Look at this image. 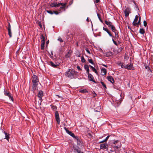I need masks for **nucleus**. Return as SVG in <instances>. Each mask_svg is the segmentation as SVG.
Listing matches in <instances>:
<instances>
[{"instance_id":"7ed1b4c3","label":"nucleus","mask_w":153,"mask_h":153,"mask_svg":"<svg viewBox=\"0 0 153 153\" xmlns=\"http://www.w3.org/2000/svg\"><path fill=\"white\" fill-rule=\"evenodd\" d=\"M64 129L65 130L66 132L69 135H71L72 137L74 138L76 140H77V143H78V140H79V138L77 136H76L74 134L72 133L71 131L68 130L66 127H64Z\"/></svg>"},{"instance_id":"9b49d317","label":"nucleus","mask_w":153,"mask_h":153,"mask_svg":"<svg viewBox=\"0 0 153 153\" xmlns=\"http://www.w3.org/2000/svg\"><path fill=\"white\" fill-rule=\"evenodd\" d=\"M138 19V16L137 15H136L135 16V18L134 20V21L132 23V24L133 26H135L137 25V21Z\"/></svg>"},{"instance_id":"a878e982","label":"nucleus","mask_w":153,"mask_h":153,"mask_svg":"<svg viewBox=\"0 0 153 153\" xmlns=\"http://www.w3.org/2000/svg\"><path fill=\"white\" fill-rule=\"evenodd\" d=\"M97 16H98L99 19L100 21L101 22H102V19L101 18V15L100 14H99V13H97Z\"/></svg>"},{"instance_id":"a18cd8bd","label":"nucleus","mask_w":153,"mask_h":153,"mask_svg":"<svg viewBox=\"0 0 153 153\" xmlns=\"http://www.w3.org/2000/svg\"><path fill=\"white\" fill-rule=\"evenodd\" d=\"M53 13H54L56 15H58L59 14V13L57 11H53Z\"/></svg>"},{"instance_id":"49530a36","label":"nucleus","mask_w":153,"mask_h":153,"mask_svg":"<svg viewBox=\"0 0 153 153\" xmlns=\"http://www.w3.org/2000/svg\"><path fill=\"white\" fill-rule=\"evenodd\" d=\"M97 95L94 92V93H93V96L94 97H95Z\"/></svg>"},{"instance_id":"5fc2aeb1","label":"nucleus","mask_w":153,"mask_h":153,"mask_svg":"<svg viewBox=\"0 0 153 153\" xmlns=\"http://www.w3.org/2000/svg\"><path fill=\"white\" fill-rule=\"evenodd\" d=\"M113 148H116L117 149H118V147L117 146H114Z\"/></svg>"},{"instance_id":"b1692460","label":"nucleus","mask_w":153,"mask_h":153,"mask_svg":"<svg viewBox=\"0 0 153 153\" xmlns=\"http://www.w3.org/2000/svg\"><path fill=\"white\" fill-rule=\"evenodd\" d=\"M79 92L82 93L88 92L87 90L86 89H81L79 91Z\"/></svg>"},{"instance_id":"6ab92c4d","label":"nucleus","mask_w":153,"mask_h":153,"mask_svg":"<svg viewBox=\"0 0 153 153\" xmlns=\"http://www.w3.org/2000/svg\"><path fill=\"white\" fill-rule=\"evenodd\" d=\"M38 97H42L43 96V92L42 91H40L38 94Z\"/></svg>"},{"instance_id":"ddd939ff","label":"nucleus","mask_w":153,"mask_h":153,"mask_svg":"<svg viewBox=\"0 0 153 153\" xmlns=\"http://www.w3.org/2000/svg\"><path fill=\"white\" fill-rule=\"evenodd\" d=\"M88 79L89 80L92 81L95 83H96L95 80L93 79L94 77L92 74H88Z\"/></svg>"},{"instance_id":"72a5a7b5","label":"nucleus","mask_w":153,"mask_h":153,"mask_svg":"<svg viewBox=\"0 0 153 153\" xmlns=\"http://www.w3.org/2000/svg\"><path fill=\"white\" fill-rule=\"evenodd\" d=\"M85 69L86 71L89 69V67L88 65H85L84 66Z\"/></svg>"},{"instance_id":"58836bf2","label":"nucleus","mask_w":153,"mask_h":153,"mask_svg":"<svg viewBox=\"0 0 153 153\" xmlns=\"http://www.w3.org/2000/svg\"><path fill=\"white\" fill-rule=\"evenodd\" d=\"M46 11L48 13H49V14H51V15H52V14H53V11H51V10H46Z\"/></svg>"},{"instance_id":"13d9d810","label":"nucleus","mask_w":153,"mask_h":153,"mask_svg":"<svg viewBox=\"0 0 153 153\" xmlns=\"http://www.w3.org/2000/svg\"><path fill=\"white\" fill-rule=\"evenodd\" d=\"M105 142V141H104V140H103L101 141L100 142V143H104Z\"/></svg>"},{"instance_id":"864d4df0","label":"nucleus","mask_w":153,"mask_h":153,"mask_svg":"<svg viewBox=\"0 0 153 153\" xmlns=\"http://www.w3.org/2000/svg\"><path fill=\"white\" fill-rule=\"evenodd\" d=\"M100 1V0H95V2L97 3H99Z\"/></svg>"},{"instance_id":"f3484780","label":"nucleus","mask_w":153,"mask_h":153,"mask_svg":"<svg viewBox=\"0 0 153 153\" xmlns=\"http://www.w3.org/2000/svg\"><path fill=\"white\" fill-rule=\"evenodd\" d=\"M3 132H4V134L5 135V139H7L8 141H9V139L10 138L9 137V134L7 133V132H6L4 131H3Z\"/></svg>"},{"instance_id":"bb28decb","label":"nucleus","mask_w":153,"mask_h":153,"mask_svg":"<svg viewBox=\"0 0 153 153\" xmlns=\"http://www.w3.org/2000/svg\"><path fill=\"white\" fill-rule=\"evenodd\" d=\"M70 53L71 52L70 51L68 52V53L65 55V58H69L70 56Z\"/></svg>"},{"instance_id":"2f4dec72","label":"nucleus","mask_w":153,"mask_h":153,"mask_svg":"<svg viewBox=\"0 0 153 153\" xmlns=\"http://www.w3.org/2000/svg\"><path fill=\"white\" fill-rule=\"evenodd\" d=\"M52 109L53 110H56L57 109V107L54 105H51Z\"/></svg>"},{"instance_id":"393cba45","label":"nucleus","mask_w":153,"mask_h":153,"mask_svg":"<svg viewBox=\"0 0 153 153\" xmlns=\"http://www.w3.org/2000/svg\"><path fill=\"white\" fill-rule=\"evenodd\" d=\"M140 33L141 34H143L145 33V30L143 28H140Z\"/></svg>"},{"instance_id":"9d476101","label":"nucleus","mask_w":153,"mask_h":153,"mask_svg":"<svg viewBox=\"0 0 153 153\" xmlns=\"http://www.w3.org/2000/svg\"><path fill=\"white\" fill-rule=\"evenodd\" d=\"M103 30L106 31L108 34L109 36L111 37H112V38H114V37L112 35V34L111 32L108 30V29H107V28H105L104 27H103Z\"/></svg>"},{"instance_id":"7c9ffc66","label":"nucleus","mask_w":153,"mask_h":153,"mask_svg":"<svg viewBox=\"0 0 153 153\" xmlns=\"http://www.w3.org/2000/svg\"><path fill=\"white\" fill-rule=\"evenodd\" d=\"M40 39H42V41H41V42H42V41H43V42H45V37L43 36V35H42L41 36V37H40Z\"/></svg>"},{"instance_id":"de8ad7c7","label":"nucleus","mask_w":153,"mask_h":153,"mask_svg":"<svg viewBox=\"0 0 153 153\" xmlns=\"http://www.w3.org/2000/svg\"><path fill=\"white\" fill-rule=\"evenodd\" d=\"M86 51L89 54L91 53L90 51L88 49V48H86L85 49Z\"/></svg>"},{"instance_id":"f8f14e48","label":"nucleus","mask_w":153,"mask_h":153,"mask_svg":"<svg viewBox=\"0 0 153 153\" xmlns=\"http://www.w3.org/2000/svg\"><path fill=\"white\" fill-rule=\"evenodd\" d=\"M107 79L109 81L112 83H113L114 82V80L112 76H108L107 77Z\"/></svg>"},{"instance_id":"423d86ee","label":"nucleus","mask_w":153,"mask_h":153,"mask_svg":"<svg viewBox=\"0 0 153 153\" xmlns=\"http://www.w3.org/2000/svg\"><path fill=\"white\" fill-rule=\"evenodd\" d=\"M131 9L130 8L127 7L125 10L124 11V13L126 17L128 16L130 13Z\"/></svg>"},{"instance_id":"20e7f679","label":"nucleus","mask_w":153,"mask_h":153,"mask_svg":"<svg viewBox=\"0 0 153 153\" xmlns=\"http://www.w3.org/2000/svg\"><path fill=\"white\" fill-rule=\"evenodd\" d=\"M4 94L6 96H8L9 97L10 99L11 100L13 101V97L11 96V94L9 92L6 91L4 90Z\"/></svg>"},{"instance_id":"4c0bfd02","label":"nucleus","mask_w":153,"mask_h":153,"mask_svg":"<svg viewBox=\"0 0 153 153\" xmlns=\"http://www.w3.org/2000/svg\"><path fill=\"white\" fill-rule=\"evenodd\" d=\"M116 103H117V106H118L121 103V102L120 101L118 100L116 101Z\"/></svg>"},{"instance_id":"8fccbe9b","label":"nucleus","mask_w":153,"mask_h":153,"mask_svg":"<svg viewBox=\"0 0 153 153\" xmlns=\"http://www.w3.org/2000/svg\"><path fill=\"white\" fill-rule=\"evenodd\" d=\"M118 142V140H116L113 143L114 144H115L116 143H117Z\"/></svg>"},{"instance_id":"1a4fd4ad","label":"nucleus","mask_w":153,"mask_h":153,"mask_svg":"<svg viewBox=\"0 0 153 153\" xmlns=\"http://www.w3.org/2000/svg\"><path fill=\"white\" fill-rule=\"evenodd\" d=\"M62 3H61L57 4L56 3H52L50 4V6L51 7H58L60 6Z\"/></svg>"},{"instance_id":"3c124183","label":"nucleus","mask_w":153,"mask_h":153,"mask_svg":"<svg viewBox=\"0 0 153 153\" xmlns=\"http://www.w3.org/2000/svg\"><path fill=\"white\" fill-rule=\"evenodd\" d=\"M77 145L80 144V143H81L79 139V140H78V143H77Z\"/></svg>"},{"instance_id":"cd10ccee","label":"nucleus","mask_w":153,"mask_h":153,"mask_svg":"<svg viewBox=\"0 0 153 153\" xmlns=\"http://www.w3.org/2000/svg\"><path fill=\"white\" fill-rule=\"evenodd\" d=\"M122 49H123V48H122V47H121V46L120 47L118 48V49L117 50V53H119L120 52L122 51Z\"/></svg>"},{"instance_id":"a211bd4d","label":"nucleus","mask_w":153,"mask_h":153,"mask_svg":"<svg viewBox=\"0 0 153 153\" xmlns=\"http://www.w3.org/2000/svg\"><path fill=\"white\" fill-rule=\"evenodd\" d=\"M105 24L108 25L109 27H111L113 25H112V23L110 21H105Z\"/></svg>"},{"instance_id":"a19ab883","label":"nucleus","mask_w":153,"mask_h":153,"mask_svg":"<svg viewBox=\"0 0 153 153\" xmlns=\"http://www.w3.org/2000/svg\"><path fill=\"white\" fill-rule=\"evenodd\" d=\"M61 5H62V7H60V8L62 9H64V8L65 7V4H63L62 5V4Z\"/></svg>"},{"instance_id":"473e14b6","label":"nucleus","mask_w":153,"mask_h":153,"mask_svg":"<svg viewBox=\"0 0 153 153\" xmlns=\"http://www.w3.org/2000/svg\"><path fill=\"white\" fill-rule=\"evenodd\" d=\"M121 68H124L126 69V68H127L126 67L127 65H126L125 64H124L123 63L121 65Z\"/></svg>"},{"instance_id":"79ce46f5","label":"nucleus","mask_w":153,"mask_h":153,"mask_svg":"<svg viewBox=\"0 0 153 153\" xmlns=\"http://www.w3.org/2000/svg\"><path fill=\"white\" fill-rule=\"evenodd\" d=\"M143 24H144V26L145 27H146L147 26V23L146 22L145 20H144L143 21Z\"/></svg>"},{"instance_id":"0eeeda50","label":"nucleus","mask_w":153,"mask_h":153,"mask_svg":"<svg viewBox=\"0 0 153 153\" xmlns=\"http://www.w3.org/2000/svg\"><path fill=\"white\" fill-rule=\"evenodd\" d=\"M7 30L8 31V35L10 38L12 36V33L11 32V25L10 23H8V25L7 27Z\"/></svg>"},{"instance_id":"680f3d73","label":"nucleus","mask_w":153,"mask_h":153,"mask_svg":"<svg viewBox=\"0 0 153 153\" xmlns=\"http://www.w3.org/2000/svg\"><path fill=\"white\" fill-rule=\"evenodd\" d=\"M145 68H146V69H147L148 68H149V69H149V67L148 66H146L145 67Z\"/></svg>"},{"instance_id":"09e8293b","label":"nucleus","mask_w":153,"mask_h":153,"mask_svg":"<svg viewBox=\"0 0 153 153\" xmlns=\"http://www.w3.org/2000/svg\"><path fill=\"white\" fill-rule=\"evenodd\" d=\"M89 69H88L86 70V73L88 75L89 74H90L89 73Z\"/></svg>"},{"instance_id":"6e6552de","label":"nucleus","mask_w":153,"mask_h":153,"mask_svg":"<svg viewBox=\"0 0 153 153\" xmlns=\"http://www.w3.org/2000/svg\"><path fill=\"white\" fill-rule=\"evenodd\" d=\"M108 145L107 143H105L104 144H101L100 145V149H108Z\"/></svg>"},{"instance_id":"bf43d9fd","label":"nucleus","mask_w":153,"mask_h":153,"mask_svg":"<svg viewBox=\"0 0 153 153\" xmlns=\"http://www.w3.org/2000/svg\"><path fill=\"white\" fill-rule=\"evenodd\" d=\"M86 21L88 22H89V19H88V18H87V19H86Z\"/></svg>"},{"instance_id":"412c9836","label":"nucleus","mask_w":153,"mask_h":153,"mask_svg":"<svg viewBox=\"0 0 153 153\" xmlns=\"http://www.w3.org/2000/svg\"><path fill=\"white\" fill-rule=\"evenodd\" d=\"M133 66V64L132 63H131L129 65H127L126 69L128 70H131L132 69L131 68Z\"/></svg>"},{"instance_id":"ea45409f","label":"nucleus","mask_w":153,"mask_h":153,"mask_svg":"<svg viewBox=\"0 0 153 153\" xmlns=\"http://www.w3.org/2000/svg\"><path fill=\"white\" fill-rule=\"evenodd\" d=\"M39 100L40 101V103L38 102V104L39 105H41V103L42 101V97H39Z\"/></svg>"},{"instance_id":"774afa93","label":"nucleus","mask_w":153,"mask_h":153,"mask_svg":"<svg viewBox=\"0 0 153 153\" xmlns=\"http://www.w3.org/2000/svg\"><path fill=\"white\" fill-rule=\"evenodd\" d=\"M49 42V41H47L46 42V43L48 44V43Z\"/></svg>"},{"instance_id":"37998d69","label":"nucleus","mask_w":153,"mask_h":153,"mask_svg":"<svg viewBox=\"0 0 153 153\" xmlns=\"http://www.w3.org/2000/svg\"><path fill=\"white\" fill-rule=\"evenodd\" d=\"M58 40H59V41L61 42H63V40L62 39L60 38V37H59V38L58 39Z\"/></svg>"},{"instance_id":"c03bdc74","label":"nucleus","mask_w":153,"mask_h":153,"mask_svg":"<svg viewBox=\"0 0 153 153\" xmlns=\"http://www.w3.org/2000/svg\"><path fill=\"white\" fill-rule=\"evenodd\" d=\"M113 38H112V41L114 43V44L116 45H117V43L116 42L114 41V40L113 39Z\"/></svg>"},{"instance_id":"603ef678","label":"nucleus","mask_w":153,"mask_h":153,"mask_svg":"<svg viewBox=\"0 0 153 153\" xmlns=\"http://www.w3.org/2000/svg\"><path fill=\"white\" fill-rule=\"evenodd\" d=\"M77 68L78 70H81V69L80 68L79 66H77Z\"/></svg>"},{"instance_id":"f257e3e1","label":"nucleus","mask_w":153,"mask_h":153,"mask_svg":"<svg viewBox=\"0 0 153 153\" xmlns=\"http://www.w3.org/2000/svg\"><path fill=\"white\" fill-rule=\"evenodd\" d=\"M77 72L73 69H68L65 73V75L70 79H72L76 76Z\"/></svg>"},{"instance_id":"69168bd1","label":"nucleus","mask_w":153,"mask_h":153,"mask_svg":"<svg viewBox=\"0 0 153 153\" xmlns=\"http://www.w3.org/2000/svg\"><path fill=\"white\" fill-rule=\"evenodd\" d=\"M35 104H36V105H37V102H36V100H35Z\"/></svg>"},{"instance_id":"e433bc0d","label":"nucleus","mask_w":153,"mask_h":153,"mask_svg":"<svg viewBox=\"0 0 153 153\" xmlns=\"http://www.w3.org/2000/svg\"><path fill=\"white\" fill-rule=\"evenodd\" d=\"M141 21V17L140 16L139 18V19L138 22H137V25H139L141 24L140 23Z\"/></svg>"},{"instance_id":"c9c22d12","label":"nucleus","mask_w":153,"mask_h":153,"mask_svg":"<svg viewBox=\"0 0 153 153\" xmlns=\"http://www.w3.org/2000/svg\"><path fill=\"white\" fill-rule=\"evenodd\" d=\"M88 62L90 63H91L92 64H94V63L93 62V61L92 59H88Z\"/></svg>"},{"instance_id":"39448f33","label":"nucleus","mask_w":153,"mask_h":153,"mask_svg":"<svg viewBox=\"0 0 153 153\" xmlns=\"http://www.w3.org/2000/svg\"><path fill=\"white\" fill-rule=\"evenodd\" d=\"M55 117L56 120L58 124H59L60 122V118L59 113L57 111H56L55 114Z\"/></svg>"},{"instance_id":"c756f323","label":"nucleus","mask_w":153,"mask_h":153,"mask_svg":"<svg viewBox=\"0 0 153 153\" xmlns=\"http://www.w3.org/2000/svg\"><path fill=\"white\" fill-rule=\"evenodd\" d=\"M115 34V37L116 39H117L119 37V35H118V33H117V31H116L114 32Z\"/></svg>"},{"instance_id":"338daca9","label":"nucleus","mask_w":153,"mask_h":153,"mask_svg":"<svg viewBox=\"0 0 153 153\" xmlns=\"http://www.w3.org/2000/svg\"><path fill=\"white\" fill-rule=\"evenodd\" d=\"M51 55H53V54L52 51H51Z\"/></svg>"},{"instance_id":"4468645a","label":"nucleus","mask_w":153,"mask_h":153,"mask_svg":"<svg viewBox=\"0 0 153 153\" xmlns=\"http://www.w3.org/2000/svg\"><path fill=\"white\" fill-rule=\"evenodd\" d=\"M48 64L54 68H56L59 65L58 64H55L51 61L49 62Z\"/></svg>"},{"instance_id":"4be33fe9","label":"nucleus","mask_w":153,"mask_h":153,"mask_svg":"<svg viewBox=\"0 0 153 153\" xmlns=\"http://www.w3.org/2000/svg\"><path fill=\"white\" fill-rule=\"evenodd\" d=\"M110 27H111L112 30L113 32H114L117 31V30L116 29L115 26L114 25H112Z\"/></svg>"},{"instance_id":"f704fd0d","label":"nucleus","mask_w":153,"mask_h":153,"mask_svg":"<svg viewBox=\"0 0 153 153\" xmlns=\"http://www.w3.org/2000/svg\"><path fill=\"white\" fill-rule=\"evenodd\" d=\"M100 83L102 84V86L104 88H107L106 85L104 84V82H101Z\"/></svg>"},{"instance_id":"e2e57ef3","label":"nucleus","mask_w":153,"mask_h":153,"mask_svg":"<svg viewBox=\"0 0 153 153\" xmlns=\"http://www.w3.org/2000/svg\"><path fill=\"white\" fill-rule=\"evenodd\" d=\"M103 65L104 66H105V67H107V66L106 65Z\"/></svg>"},{"instance_id":"dca6fc26","label":"nucleus","mask_w":153,"mask_h":153,"mask_svg":"<svg viewBox=\"0 0 153 153\" xmlns=\"http://www.w3.org/2000/svg\"><path fill=\"white\" fill-rule=\"evenodd\" d=\"M106 70L105 68H102L101 70V74L102 75H105L106 73Z\"/></svg>"},{"instance_id":"052dcab7","label":"nucleus","mask_w":153,"mask_h":153,"mask_svg":"<svg viewBox=\"0 0 153 153\" xmlns=\"http://www.w3.org/2000/svg\"><path fill=\"white\" fill-rule=\"evenodd\" d=\"M39 26L40 27H42V25H41V24L40 23H39Z\"/></svg>"},{"instance_id":"f03ea898","label":"nucleus","mask_w":153,"mask_h":153,"mask_svg":"<svg viewBox=\"0 0 153 153\" xmlns=\"http://www.w3.org/2000/svg\"><path fill=\"white\" fill-rule=\"evenodd\" d=\"M32 90L34 91L37 88V85L39 82L38 76L36 75H33L32 76Z\"/></svg>"},{"instance_id":"2eb2a0df","label":"nucleus","mask_w":153,"mask_h":153,"mask_svg":"<svg viewBox=\"0 0 153 153\" xmlns=\"http://www.w3.org/2000/svg\"><path fill=\"white\" fill-rule=\"evenodd\" d=\"M73 151L74 153H83L80 149L76 148H74Z\"/></svg>"},{"instance_id":"c85d7f7f","label":"nucleus","mask_w":153,"mask_h":153,"mask_svg":"<svg viewBox=\"0 0 153 153\" xmlns=\"http://www.w3.org/2000/svg\"><path fill=\"white\" fill-rule=\"evenodd\" d=\"M81 61L82 62L86 63V60L85 59L83 56H82L81 57Z\"/></svg>"},{"instance_id":"0e129e2a","label":"nucleus","mask_w":153,"mask_h":153,"mask_svg":"<svg viewBox=\"0 0 153 153\" xmlns=\"http://www.w3.org/2000/svg\"><path fill=\"white\" fill-rule=\"evenodd\" d=\"M104 140L105 142H106L108 140L106 139L105 138Z\"/></svg>"},{"instance_id":"4d7b16f0","label":"nucleus","mask_w":153,"mask_h":153,"mask_svg":"<svg viewBox=\"0 0 153 153\" xmlns=\"http://www.w3.org/2000/svg\"><path fill=\"white\" fill-rule=\"evenodd\" d=\"M110 137V136H107L106 137V139H107V140H108V139L109 137Z\"/></svg>"},{"instance_id":"aec40b11","label":"nucleus","mask_w":153,"mask_h":153,"mask_svg":"<svg viewBox=\"0 0 153 153\" xmlns=\"http://www.w3.org/2000/svg\"><path fill=\"white\" fill-rule=\"evenodd\" d=\"M89 66L94 72L96 74H98V72L94 68L90 65H89Z\"/></svg>"},{"instance_id":"6e6d98bb","label":"nucleus","mask_w":153,"mask_h":153,"mask_svg":"<svg viewBox=\"0 0 153 153\" xmlns=\"http://www.w3.org/2000/svg\"><path fill=\"white\" fill-rule=\"evenodd\" d=\"M123 63H122V62H120L119 63H118V65H120V66L121 65L123 64Z\"/></svg>"},{"instance_id":"5701e85b","label":"nucleus","mask_w":153,"mask_h":153,"mask_svg":"<svg viewBox=\"0 0 153 153\" xmlns=\"http://www.w3.org/2000/svg\"><path fill=\"white\" fill-rule=\"evenodd\" d=\"M42 43L41 44V49L42 50H43L44 48V47H45V42H41Z\"/></svg>"}]
</instances>
